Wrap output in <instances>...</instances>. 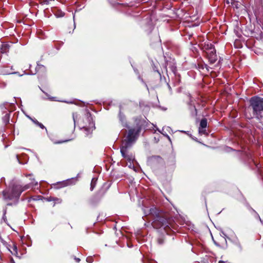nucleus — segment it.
Wrapping results in <instances>:
<instances>
[{
    "label": "nucleus",
    "mask_w": 263,
    "mask_h": 263,
    "mask_svg": "<svg viewBox=\"0 0 263 263\" xmlns=\"http://www.w3.org/2000/svg\"><path fill=\"white\" fill-rule=\"evenodd\" d=\"M140 131V128L139 126L129 129L126 139L122 143L120 148L121 154L124 158L129 161L134 159V156L129 152V149L136 141Z\"/></svg>",
    "instance_id": "f257e3e1"
},
{
    "label": "nucleus",
    "mask_w": 263,
    "mask_h": 263,
    "mask_svg": "<svg viewBox=\"0 0 263 263\" xmlns=\"http://www.w3.org/2000/svg\"><path fill=\"white\" fill-rule=\"evenodd\" d=\"M31 182L24 186L18 184H14L11 187L3 191L2 194L4 199L5 200L17 201L20 197L21 193L30 187H35L38 185V182L33 178H30Z\"/></svg>",
    "instance_id": "f03ea898"
},
{
    "label": "nucleus",
    "mask_w": 263,
    "mask_h": 263,
    "mask_svg": "<svg viewBox=\"0 0 263 263\" xmlns=\"http://www.w3.org/2000/svg\"><path fill=\"white\" fill-rule=\"evenodd\" d=\"M143 212L145 216L151 215L153 216L152 226L154 228L159 229L162 227L165 228L168 226L167 219L158 212L156 208L153 207L150 209L145 208L143 209Z\"/></svg>",
    "instance_id": "7ed1b4c3"
},
{
    "label": "nucleus",
    "mask_w": 263,
    "mask_h": 263,
    "mask_svg": "<svg viewBox=\"0 0 263 263\" xmlns=\"http://www.w3.org/2000/svg\"><path fill=\"white\" fill-rule=\"evenodd\" d=\"M250 106L253 110L254 116L259 118L261 112L263 111V98L257 96L252 97L250 100Z\"/></svg>",
    "instance_id": "20e7f679"
},
{
    "label": "nucleus",
    "mask_w": 263,
    "mask_h": 263,
    "mask_svg": "<svg viewBox=\"0 0 263 263\" xmlns=\"http://www.w3.org/2000/svg\"><path fill=\"white\" fill-rule=\"evenodd\" d=\"M83 124L82 129L85 132V136H88L95 128L92 117L89 112L86 114L84 117Z\"/></svg>",
    "instance_id": "39448f33"
},
{
    "label": "nucleus",
    "mask_w": 263,
    "mask_h": 263,
    "mask_svg": "<svg viewBox=\"0 0 263 263\" xmlns=\"http://www.w3.org/2000/svg\"><path fill=\"white\" fill-rule=\"evenodd\" d=\"M208 48L206 51L208 58L210 62V63H214L217 60V57L216 54V50L214 47L212 45H207Z\"/></svg>",
    "instance_id": "423d86ee"
},
{
    "label": "nucleus",
    "mask_w": 263,
    "mask_h": 263,
    "mask_svg": "<svg viewBox=\"0 0 263 263\" xmlns=\"http://www.w3.org/2000/svg\"><path fill=\"white\" fill-rule=\"evenodd\" d=\"M75 182H74V180L73 179H70L53 184L52 187L55 189H59L60 188L72 185Z\"/></svg>",
    "instance_id": "0eeeda50"
},
{
    "label": "nucleus",
    "mask_w": 263,
    "mask_h": 263,
    "mask_svg": "<svg viewBox=\"0 0 263 263\" xmlns=\"http://www.w3.org/2000/svg\"><path fill=\"white\" fill-rule=\"evenodd\" d=\"M9 45L7 44L2 43L1 47V52L3 53H6L8 51Z\"/></svg>",
    "instance_id": "6e6552de"
},
{
    "label": "nucleus",
    "mask_w": 263,
    "mask_h": 263,
    "mask_svg": "<svg viewBox=\"0 0 263 263\" xmlns=\"http://www.w3.org/2000/svg\"><path fill=\"white\" fill-rule=\"evenodd\" d=\"M207 126V120L206 119H202L200 123V126L199 128H205Z\"/></svg>",
    "instance_id": "1a4fd4ad"
},
{
    "label": "nucleus",
    "mask_w": 263,
    "mask_h": 263,
    "mask_svg": "<svg viewBox=\"0 0 263 263\" xmlns=\"http://www.w3.org/2000/svg\"><path fill=\"white\" fill-rule=\"evenodd\" d=\"M13 251H11L8 248V249L9 250V251L13 255H16L17 254V247L16 245H13Z\"/></svg>",
    "instance_id": "9d476101"
},
{
    "label": "nucleus",
    "mask_w": 263,
    "mask_h": 263,
    "mask_svg": "<svg viewBox=\"0 0 263 263\" xmlns=\"http://www.w3.org/2000/svg\"><path fill=\"white\" fill-rule=\"evenodd\" d=\"M96 181H97V179L95 178H93L91 180V185H90V189L91 190H93V189H94L95 185H96Z\"/></svg>",
    "instance_id": "9b49d317"
},
{
    "label": "nucleus",
    "mask_w": 263,
    "mask_h": 263,
    "mask_svg": "<svg viewBox=\"0 0 263 263\" xmlns=\"http://www.w3.org/2000/svg\"><path fill=\"white\" fill-rule=\"evenodd\" d=\"M31 120L35 124H36L37 125L40 126L41 128H42V129L45 128V126L41 123H40L39 121H37L36 120H33V119H31Z\"/></svg>",
    "instance_id": "f8f14e48"
},
{
    "label": "nucleus",
    "mask_w": 263,
    "mask_h": 263,
    "mask_svg": "<svg viewBox=\"0 0 263 263\" xmlns=\"http://www.w3.org/2000/svg\"><path fill=\"white\" fill-rule=\"evenodd\" d=\"M3 120L5 123H8L9 121V115L8 114H6L4 117H3Z\"/></svg>",
    "instance_id": "ddd939ff"
},
{
    "label": "nucleus",
    "mask_w": 263,
    "mask_h": 263,
    "mask_svg": "<svg viewBox=\"0 0 263 263\" xmlns=\"http://www.w3.org/2000/svg\"><path fill=\"white\" fill-rule=\"evenodd\" d=\"M119 119H120V121H121V122L122 124H123L124 123V120L125 119V117H124V115H123L121 112H120V113L119 114Z\"/></svg>",
    "instance_id": "4468645a"
},
{
    "label": "nucleus",
    "mask_w": 263,
    "mask_h": 263,
    "mask_svg": "<svg viewBox=\"0 0 263 263\" xmlns=\"http://www.w3.org/2000/svg\"><path fill=\"white\" fill-rule=\"evenodd\" d=\"M45 69V67L43 65H40L39 64H37V66L36 68V71L37 72H39L40 70H44Z\"/></svg>",
    "instance_id": "2eb2a0df"
},
{
    "label": "nucleus",
    "mask_w": 263,
    "mask_h": 263,
    "mask_svg": "<svg viewBox=\"0 0 263 263\" xmlns=\"http://www.w3.org/2000/svg\"><path fill=\"white\" fill-rule=\"evenodd\" d=\"M199 133L200 134H205L206 133L205 128H199Z\"/></svg>",
    "instance_id": "dca6fc26"
},
{
    "label": "nucleus",
    "mask_w": 263,
    "mask_h": 263,
    "mask_svg": "<svg viewBox=\"0 0 263 263\" xmlns=\"http://www.w3.org/2000/svg\"><path fill=\"white\" fill-rule=\"evenodd\" d=\"M6 85H7L6 83L4 82H0V88H5Z\"/></svg>",
    "instance_id": "f3484780"
},
{
    "label": "nucleus",
    "mask_w": 263,
    "mask_h": 263,
    "mask_svg": "<svg viewBox=\"0 0 263 263\" xmlns=\"http://www.w3.org/2000/svg\"><path fill=\"white\" fill-rule=\"evenodd\" d=\"M6 214V209H4V214H3V219L4 220L5 222H6V221H7Z\"/></svg>",
    "instance_id": "a211bd4d"
},
{
    "label": "nucleus",
    "mask_w": 263,
    "mask_h": 263,
    "mask_svg": "<svg viewBox=\"0 0 263 263\" xmlns=\"http://www.w3.org/2000/svg\"><path fill=\"white\" fill-rule=\"evenodd\" d=\"M86 261H87V262H89V263H91V262H92V261H93V259H92V257L89 256V257H87V258H86Z\"/></svg>",
    "instance_id": "6ab92c4d"
},
{
    "label": "nucleus",
    "mask_w": 263,
    "mask_h": 263,
    "mask_svg": "<svg viewBox=\"0 0 263 263\" xmlns=\"http://www.w3.org/2000/svg\"><path fill=\"white\" fill-rule=\"evenodd\" d=\"M53 201L58 203H60L62 202V199L58 198H54V200Z\"/></svg>",
    "instance_id": "aec40b11"
},
{
    "label": "nucleus",
    "mask_w": 263,
    "mask_h": 263,
    "mask_svg": "<svg viewBox=\"0 0 263 263\" xmlns=\"http://www.w3.org/2000/svg\"><path fill=\"white\" fill-rule=\"evenodd\" d=\"M65 15V13L62 12H60L59 13L55 14V16H64Z\"/></svg>",
    "instance_id": "412c9836"
},
{
    "label": "nucleus",
    "mask_w": 263,
    "mask_h": 263,
    "mask_svg": "<svg viewBox=\"0 0 263 263\" xmlns=\"http://www.w3.org/2000/svg\"><path fill=\"white\" fill-rule=\"evenodd\" d=\"M47 200L48 201H51L54 200V197H50L48 198H47Z\"/></svg>",
    "instance_id": "4be33fe9"
},
{
    "label": "nucleus",
    "mask_w": 263,
    "mask_h": 263,
    "mask_svg": "<svg viewBox=\"0 0 263 263\" xmlns=\"http://www.w3.org/2000/svg\"><path fill=\"white\" fill-rule=\"evenodd\" d=\"M0 238H1V241L3 243V245L5 246H7V242L4 240H3L1 237H0Z\"/></svg>",
    "instance_id": "5701e85b"
},
{
    "label": "nucleus",
    "mask_w": 263,
    "mask_h": 263,
    "mask_svg": "<svg viewBox=\"0 0 263 263\" xmlns=\"http://www.w3.org/2000/svg\"><path fill=\"white\" fill-rule=\"evenodd\" d=\"M237 246L239 248V249H240V250H241V249H242V248H241V245H240V242H238L237 243Z\"/></svg>",
    "instance_id": "b1692460"
},
{
    "label": "nucleus",
    "mask_w": 263,
    "mask_h": 263,
    "mask_svg": "<svg viewBox=\"0 0 263 263\" xmlns=\"http://www.w3.org/2000/svg\"><path fill=\"white\" fill-rule=\"evenodd\" d=\"M75 259L78 262H79L80 261V259L79 258H76Z\"/></svg>",
    "instance_id": "393cba45"
},
{
    "label": "nucleus",
    "mask_w": 263,
    "mask_h": 263,
    "mask_svg": "<svg viewBox=\"0 0 263 263\" xmlns=\"http://www.w3.org/2000/svg\"><path fill=\"white\" fill-rule=\"evenodd\" d=\"M258 217H259V220H260V221H261V222L263 223V221H262V220H261V219H260V218L259 217V216H258Z\"/></svg>",
    "instance_id": "a878e982"
},
{
    "label": "nucleus",
    "mask_w": 263,
    "mask_h": 263,
    "mask_svg": "<svg viewBox=\"0 0 263 263\" xmlns=\"http://www.w3.org/2000/svg\"><path fill=\"white\" fill-rule=\"evenodd\" d=\"M32 175L31 174H28V175H27L26 176L28 177V176H31Z\"/></svg>",
    "instance_id": "bb28decb"
},
{
    "label": "nucleus",
    "mask_w": 263,
    "mask_h": 263,
    "mask_svg": "<svg viewBox=\"0 0 263 263\" xmlns=\"http://www.w3.org/2000/svg\"><path fill=\"white\" fill-rule=\"evenodd\" d=\"M16 158H17V159L18 161V162H20V161H19V159H18V156H17V155L16 156Z\"/></svg>",
    "instance_id": "cd10ccee"
},
{
    "label": "nucleus",
    "mask_w": 263,
    "mask_h": 263,
    "mask_svg": "<svg viewBox=\"0 0 263 263\" xmlns=\"http://www.w3.org/2000/svg\"><path fill=\"white\" fill-rule=\"evenodd\" d=\"M193 108H194V109H195V111H196V109H195V106H193Z\"/></svg>",
    "instance_id": "c85d7f7f"
},
{
    "label": "nucleus",
    "mask_w": 263,
    "mask_h": 263,
    "mask_svg": "<svg viewBox=\"0 0 263 263\" xmlns=\"http://www.w3.org/2000/svg\"><path fill=\"white\" fill-rule=\"evenodd\" d=\"M50 99L51 100H53V98H50Z\"/></svg>",
    "instance_id": "c756f323"
},
{
    "label": "nucleus",
    "mask_w": 263,
    "mask_h": 263,
    "mask_svg": "<svg viewBox=\"0 0 263 263\" xmlns=\"http://www.w3.org/2000/svg\"><path fill=\"white\" fill-rule=\"evenodd\" d=\"M219 263H223V261H220L219 262Z\"/></svg>",
    "instance_id": "7c9ffc66"
},
{
    "label": "nucleus",
    "mask_w": 263,
    "mask_h": 263,
    "mask_svg": "<svg viewBox=\"0 0 263 263\" xmlns=\"http://www.w3.org/2000/svg\"><path fill=\"white\" fill-rule=\"evenodd\" d=\"M123 126H126V123H125V125H123Z\"/></svg>",
    "instance_id": "2f4dec72"
},
{
    "label": "nucleus",
    "mask_w": 263,
    "mask_h": 263,
    "mask_svg": "<svg viewBox=\"0 0 263 263\" xmlns=\"http://www.w3.org/2000/svg\"><path fill=\"white\" fill-rule=\"evenodd\" d=\"M197 25H195V24H194V25H193V26H197Z\"/></svg>",
    "instance_id": "473e14b6"
},
{
    "label": "nucleus",
    "mask_w": 263,
    "mask_h": 263,
    "mask_svg": "<svg viewBox=\"0 0 263 263\" xmlns=\"http://www.w3.org/2000/svg\"><path fill=\"white\" fill-rule=\"evenodd\" d=\"M73 120H74V122H75V119H74V116L73 117Z\"/></svg>",
    "instance_id": "72a5a7b5"
},
{
    "label": "nucleus",
    "mask_w": 263,
    "mask_h": 263,
    "mask_svg": "<svg viewBox=\"0 0 263 263\" xmlns=\"http://www.w3.org/2000/svg\"><path fill=\"white\" fill-rule=\"evenodd\" d=\"M166 136L167 137V138H168L169 139H170V137H169L168 136L166 135Z\"/></svg>",
    "instance_id": "f704fd0d"
},
{
    "label": "nucleus",
    "mask_w": 263,
    "mask_h": 263,
    "mask_svg": "<svg viewBox=\"0 0 263 263\" xmlns=\"http://www.w3.org/2000/svg\"><path fill=\"white\" fill-rule=\"evenodd\" d=\"M168 87H169L170 89H171V88L170 86H169V85H168Z\"/></svg>",
    "instance_id": "c9c22d12"
},
{
    "label": "nucleus",
    "mask_w": 263,
    "mask_h": 263,
    "mask_svg": "<svg viewBox=\"0 0 263 263\" xmlns=\"http://www.w3.org/2000/svg\"><path fill=\"white\" fill-rule=\"evenodd\" d=\"M73 21L74 22V17H73Z\"/></svg>",
    "instance_id": "e433bc0d"
},
{
    "label": "nucleus",
    "mask_w": 263,
    "mask_h": 263,
    "mask_svg": "<svg viewBox=\"0 0 263 263\" xmlns=\"http://www.w3.org/2000/svg\"><path fill=\"white\" fill-rule=\"evenodd\" d=\"M13 263H14V262H13Z\"/></svg>",
    "instance_id": "4c0bfd02"
}]
</instances>
